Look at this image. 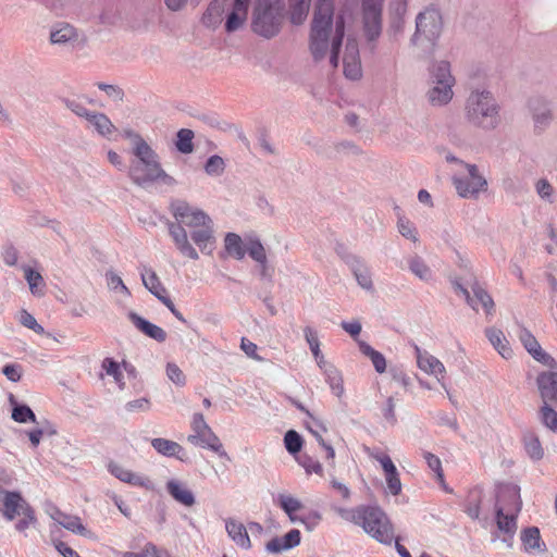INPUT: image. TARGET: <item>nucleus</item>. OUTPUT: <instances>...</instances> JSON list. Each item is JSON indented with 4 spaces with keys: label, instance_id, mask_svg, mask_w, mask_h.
<instances>
[{
    "label": "nucleus",
    "instance_id": "nucleus-1",
    "mask_svg": "<svg viewBox=\"0 0 557 557\" xmlns=\"http://www.w3.org/2000/svg\"><path fill=\"white\" fill-rule=\"evenodd\" d=\"M170 211L174 221H166L169 235L178 252L191 260H198L199 253L191 245L186 228L196 246L205 253H210L215 243L212 219L201 209L185 200L171 201Z\"/></svg>",
    "mask_w": 557,
    "mask_h": 557
},
{
    "label": "nucleus",
    "instance_id": "nucleus-2",
    "mask_svg": "<svg viewBox=\"0 0 557 557\" xmlns=\"http://www.w3.org/2000/svg\"><path fill=\"white\" fill-rule=\"evenodd\" d=\"M346 14L334 15L332 0H319L309 35V50L314 61L323 60L327 54L333 69L339 65V52L345 37Z\"/></svg>",
    "mask_w": 557,
    "mask_h": 557
},
{
    "label": "nucleus",
    "instance_id": "nucleus-3",
    "mask_svg": "<svg viewBox=\"0 0 557 557\" xmlns=\"http://www.w3.org/2000/svg\"><path fill=\"white\" fill-rule=\"evenodd\" d=\"M465 117L482 131H494L502 123L500 106L491 90L473 88L466 99Z\"/></svg>",
    "mask_w": 557,
    "mask_h": 557
},
{
    "label": "nucleus",
    "instance_id": "nucleus-4",
    "mask_svg": "<svg viewBox=\"0 0 557 557\" xmlns=\"http://www.w3.org/2000/svg\"><path fill=\"white\" fill-rule=\"evenodd\" d=\"M345 520L363 529L377 542L389 545L394 539V528L387 515L377 506H359L352 509L336 508Z\"/></svg>",
    "mask_w": 557,
    "mask_h": 557
},
{
    "label": "nucleus",
    "instance_id": "nucleus-5",
    "mask_svg": "<svg viewBox=\"0 0 557 557\" xmlns=\"http://www.w3.org/2000/svg\"><path fill=\"white\" fill-rule=\"evenodd\" d=\"M134 159L129 165V178L138 186L159 182L166 186L176 184L174 177L169 175L159 162L158 153L150 147H146L140 152L133 153Z\"/></svg>",
    "mask_w": 557,
    "mask_h": 557
},
{
    "label": "nucleus",
    "instance_id": "nucleus-6",
    "mask_svg": "<svg viewBox=\"0 0 557 557\" xmlns=\"http://www.w3.org/2000/svg\"><path fill=\"white\" fill-rule=\"evenodd\" d=\"M285 17V0H256L252 9L251 28L267 39L276 36Z\"/></svg>",
    "mask_w": 557,
    "mask_h": 557
},
{
    "label": "nucleus",
    "instance_id": "nucleus-7",
    "mask_svg": "<svg viewBox=\"0 0 557 557\" xmlns=\"http://www.w3.org/2000/svg\"><path fill=\"white\" fill-rule=\"evenodd\" d=\"M520 487L516 484H502L497 491L495 505L497 529L505 533H516L517 516L521 510Z\"/></svg>",
    "mask_w": 557,
    "mask_h": 557
},
{
    "label": "nucleus",
    "instance_id": "nucleus-8",
    "mask_svg": "<svg viewBox=\"0 0 557 557\" xmlns=\"http://www.w3.org/2000/svg\"><path fill=\"white\" fill-rule=\"evenodd\" d=\"M0 512L7 521L16 520L14 529L20 533L37 524L35 509L18 491L0 492Z\"/></svg>",
    "mask_w": 557,
    "mask_h": 557
},
{
    "label": "nucleus",
    "instance_id": "nucleus-9",
    "mask_svg": "<svg viewBox=\"0 0 557 557\" xmlns=\"http://www.w3.org/2000/svg\"><path fill=\"white\" fill-rule=\"evenodd\" d=\"M191 431L193 432L187 436V441L190 444L197 447L208 448L220 457L227 458V453L223 449L220 438L206 422L202 413H194Z\"/></svg>",
    "mask_w": 557,
    "mask_h": 557
},
{
    "label": "nucleus",
    "instance_id": "nucleus-10",
    "mask_svg": "<svg viewBox=\"0 0 557 557\" xmlns=\"http://www.w3.org/2000/svg\"><path fill=\"white\" fill-rule=\"evenodd\" d=\"M460 166L465 169L466 175L456 174L453 176V184L457 194L462 198H475L480 191L486 188L487 182L479 173L475 164L460 161Z\"/></svg>",
    "mask_w": 557,
    "mask_h": 557
},
{
    "label": "nucleus",
    "instance_id": "nucleus-11",
    "mask_svg": "<svg viewBox=\"0 0 557 557\" xmlns=\"http://www.w3.org/2000/svg\"><path fill=\"white\" fill-rule=\"evenodd\" d=\"M443 28L442 15L436 9H426L416 18V32L411 42L417 45L421 39L434 44L441 36Z\"/></svg>",
    "mask_w": 557,
    "mask_h": 557
},
{
    "label": "nucleus",
    "instance_id": "nucleus-12",
    "mask_svg": "<svg viewBox=\"0 0 557 557\" xmlns=\"http://www.w3.org/2000/svg\"><path fill=\"white\" fill-rule=\"evenodd\" d=\"M384 0H362L363 30L368 41H375L382 32Z\"/></svg>",
    "mask_w": 557,
    "mask_h": 557
},
{
    "label": "nucleus",
    "instance_id": "nucleus-13",
    "mask_svg": "<svg viewBox=\"0 0 557 557\" xmlns=\"http://www.w3.org/2000/svg\"><path fill=\"white\" fill-rule=\"evenodd\" d=\"M336 251L352 272L358 285L368 292L373 290L371 271L367 263L360 257L345 251L343 246H338Z\"/></svg>",
    "mask_w": 557,
    "mask_h": 557
},
{
    "label": "nucleus",
    "instance_id": "nucleus-14",
    "mask_svg": "<svg viewBox=\"0 0 557 557\" xmlns=\"http://www.w3.org/2000/svg\"><path fill=\"white\" fill-rule=\"evenodd\" d=\"M343 72L346 78L358 81L362 77L359 46L355 38L348 37L343 54Z\"/></svg>",
    "mask_w": 557,
    "mask_h": 557
},
{
    "label": "nucleus",
    "instance_id": "nucleus-15",
    "mask_svg": "<svg viewBox=\"0 0 557 557\" xmlns=\"http://www.w3.org/2000/svg\"><path fill=\"white\" fill-rule=\"evenodd\" d=\"M367 451L370 458L376 460L381 465L385 473L386 484L391 494L394 496L398 495L401 492V482L399 473L391 457L380 449L368 448Z\"/></svg>",
    "mask_w": 557,
    "mask_h": 557
},
{
    "label": "nucleus",
    "instance_id": "nucleus-16",
    "mask_svg": "<svg viewBox=\"0 0 557 557\" xmlns=\"http://www.w3.org/2000/svg\"><path fill=\"white\" fill-rule=\"evenodd\" d=\"M413 349L418 368L426 374L436 376L440 383L444 382L443 379L446 374V369L443 362L429 351L422 350L416 344L413 345Z\"/></svg>",
    "mask_w": 557,
    "mask_h": 557
},
{
    "label": "nucleus",
    "instance_id": "nucleus-17",
    "mask_svg": "<svg viewBox=\"0 0 557 557\" xmlns=\"http://www.w3.org/2000/svg\"><path fill=\"white\" fill-rule=\"evenodd\" d=\"M518 337L527 351L539 362L548 364L552 357L545 352L535 336L523 325H519Z\"/></svg>",
    "mask_w": 557,
    "mask_h": 557
},
{
    "label": "nucleus",
    "instance_id": "nucleus-18",
    "mask_svg": "<svg viewBox=\"0 0 557 557\" xmlns=\"http://www.w3.org/2000/svg\"><path fill=\"white\" fill-rule=\"evenodd\" d=\"M140 277L144 286L162 302V299H170L166 288L161 283L156 271L151 268L141 264L139 267Z\"/></svg>",
    "mask_w": 557,
    "mask_h": 557
},
{
    "label": "nucleus",
    "instance_id": "nucleus-19",
    "mask_svg": "<svg viewBox=\"0 0 557 557\" xmlns=\"http://www.w3.org/2000/svg\"><path fill=\"white\" fill-rule=\"evenodd\" d=\"M225 530L230 539L242 549H250L251 541L247 528L237 519L226 518Z\"/></svg>",
    "mask_w": 557,
    "mask_h": 557
},
{
    "label": "nucleus",
    "instance_id": "nucleus-20",
    "mask_svg": "<svg viewBox=\"0 0 557 557\" xmlns=\"http://www.w3.org/2000/svg\"><path fill=\"white\" fill-rule=\"evenodd\" d=\"M127 318L131 320L134 326L146 336L154 339L158 343L165 342L166 332L162 327L149 322L134 311H129L127 313Z\"/></svg>",
    "mask_w": 557,
    "mask_h": 557
},
{
    "label": "nucleus",
    "instance_id": "nucleus-21",
    "mask_svg": "<svg viewBox=\"0 0 557 557\" xmlns=\"http://www.w3.org/2000/svg\"><path fill=\"white\" fill-rule=\"evenodd\" d=\"M47 512L55 522L62 525L64 529L79 535H86L87 529L82 523L81 519L77 516H70L62 512L57 507L50 505L47 509Z\"/></svg>",
    "mask_w": 557,
    "mask_h": 557
},
{
    "label": "nucleus",
    "instance_id": "nucleus-22",
    "mask_svg": "<svg viewBox=\"0 0 557 557\" xmlns=\"http://www.w3.org/2000/svg\"><path fill=\"white\" fill-rule=\"evenodd\" d=\"M300 541V531L297 529H292L284 536H276L269 541L265 545V549L272 554H280L298 546Z\"/></svg>",
    "mask_w": 557,
    "mask_h": 557
},
{
    "label": "nucleus",
    "instance_id": "nucleus-23",
    "mask_svg": "<svg viewBox=\"0 0 557 557\" xmlns=\"http://www.w3.org/2000/svg\"><path fill=\"white\" fill-rule=\"evenodd\" d=\"M536 383L543 404H557V373L543 372L537 376Z\"/></svg>",
    "mask_w": 557,
    "mask_h": 557
},
{
    "label": "nucleus",
    "instance_id": "nucleus-24",
    "mask_svg": "<svg viewBox=\"0 0 557 557\" xmlns=\"http://www.w3.org/2000/svg\"><path fill=\"white\" fill-rule=\"evenodd\" d=\"M166 492L178 504L185 507H191L196 504V498L191 490L187 485L176 479H171L165 485Z\"/></svg>",
    "mask_w": 557,
    "mask_h": 557
},
{
    "label": "nucleus",
    "instance_id": "nucleus-25",
    "mask_svg": "<svg viewBox=\"0 0 557 557\" xmlns=\"http://www.w3.org/2000/svg\"><path fill=\"white\" fill-rule=\"evenodd\" d=\"M151 446L162 456L174 457L181 461L188 460L184 447L174 441L157 437L151 441Z\"/></svg>",
    "mask_w": 557,
    "mask_h": 557
},
{
    "label": "nucleus",
    "instance_id": "nucleus-26",
    "mask_svg": "<svg viewBox=\"0 0 557 557\" xmlns=\"http://www.w3.org/2000/svg\"><path fill=\"white\" fill-rule=\"evenodd\" d=\"M430 83L455 86L456 78L451 73V64L446 60L436 61L430 69Z\"/></svg>",
    "mask_w": 557,
    "mask_h": 557
},
{
    "label": "nucleus",
    "instance_id": "nucleus-27",
    "mask_svg": "<svg viewBox=\"0 0 557 557\" xmlns=\"http://www.w3.org/2000/svg\"><path fill=\"white\" fill-rule=\"evenodd\" d=\"M454 86L444 84H431L426 92L428 101L433 107H444L448 104L454 97Z\"/></svg>",
    "mask_w": 557,
    "mask_h": 557
},
{
    "label": "nucleus",
    "instance_id": "nucleus-28",
    "mask_svg": "<svg viewBox=\"0 0 557 557\" xmlns=\"http://www.w3.org/2000/svg\"><path fill=\"white\" fill-rule=\"evenodd\" d=\"M521 542L523 550L528 554L542 553L545 550V544L541 540L540 530L536 527H530L521 532Z\"/></svg>",
    "mask_w": 557,
    "mask_h": 557
},
{
    "label": "nucleus",
    "instance_id": "nucleus-29",
    "mask_svg": "<svg viewBox=\"0 0 557 557\" xmlns=\"http://www.w3.org/2000/svg\"><path fill=\"white\" fill-rule=\"evenodd\" d=\"M485 335L492 346L503 358L509 359L512 356V349L510 348L509 342L507 341L502 330L496 327H487L485 330Z\"/></svg>",
    "mask_w": 557,
    "mask_h": 557
},
{
    "label": "nucleus",
    "instance_id": "nucleus-30",
    "mask_svg": "<svg viewBox=\"0 0 557 557\" xmlns=\"http://www.w3.org/2000/svg\"><path fill=\"white\" fill-rule=\"evenodd\" d=\"M77 40L78 33L70 24H61L50 33V41L53 45H74Z\"/></svg>",
    "mask_w": 557,
    "mask_h": 557
},
{
    "label": "nucleus",
    "instance_id": "nucleus-31",
    "mask_svg": "<svg viewBox=\"0 0 557 557\" xmlns=\"http://www.w3.org/2000/svg\"><path fill=\"white\" fill-rule=\"evenodd\" d=\"M471 298H474L476 302V309L479 310V306L485 311L486 315H492L494 311V301L491 295L476 282L474 281L471 284Z\"/></svg>",
    "mask_w": 557,
    "mask_h": 557
},
{
    "label": "nucleus",
    "instance_id": "nucleus-32",
    "mask_svg": "<svg viewBox=\"0 0 557 557\" xmlns=\"http://www.w3.org/2000/svg\"><path fill=\"white\" fill-rule=\"evenodd\" d=\"M357 344L361 354L371 360L375 371L384 373L387 367L385 357L364 341L357 339Z\"/></svg>",
    "mask_w": 557,
    "mask_h": 557
},
{
    "label": "nucleus",
    "instance_id": "nucleus-33",
    "mask_svg": "<svg viewBox=\"0 0 557 557\" xmlns=\"http://www.w3.org/2000/svg\"><path fill=\"white\" fill-rule=\"evenodd\" d=\"M274 502L288 516L292 522L298 521V516H296V512L302 508V504L299 499L292 495L278 494Z\"/></svg>",
    "mask_w": 557,
    "mask_h": 557
},
{
    "label": "nucleus",
    "instance_id": "nucleus-34",
    "mask_svg": "<svg viewBox=\"0 0 557 557\" xmlns=\"http://www.w3.org/2000/svg\"><path fill=\"white\" fill-rule=\"evenodd\" d=\"M86 121L89 123L90 126L95 128V131L99 135L103 137L110 136L115 129L113 123L103 113L91 112V114L89 115V117L86 119Z\"/></svg>",
    "mask_w": 557,
    "mask_h": 557
},
{
    "label": "nucleus",
    "instance_id": "nucleus-35",
    "mask_svg": "<svg viewBox=\"0 0 557 557\" xmlns=\"http://www.w3.org/2000/svg\"><path fill=\"white\" fill-rule=\"evenodd\" d=\"M523 446L527 455L532 460H541L544 456V449L539 436L534 432H525L522 437Z\"/></svg>",
    "mask_w": 557,
    "mask_h": 557
},
{
    "label": "nucleus",
    "instance_id": "nucleus-36",
    "mask_svg": "<svg viewBox=\"0 0 557 557\" xmlns=\"http://www.w3.org/2000/svg\"><path fill=\"white\" fill-rule=\"evenodd\" d=\"M9 401L12 406V419L15 422H36V416L27 405L18 404L12 394L9 396Z\"/></svg>",
    "mask_w": 557,
    "mask_h": 557
},
{
    "label": "nucleus",
    "instance_id": "nucleus-37",
    "mask_svg": "<svg viewBox=\"0 0 557 557\" xmlns=\"http://www.w3.org/2000/svg\"><path fill=\"white\" fill-rule=\"evenodd\" d=\"M23 269H24L25 280L28 283L30 293L34 296H38V297L44 296L46 284H45L42 275L39 272L32 269L30 267H23Z\"/></svg>",
    "mask_w": 557,
    "mask_h": 557
},
{
    "label": "nucleus",
    "instance_id": "nucleus-38",
    "mask_svg": "<svg viewBox=\"0 0 557 557\" xmlns=\"http://www.w3.org/2000/svg\"><path fill=\"white\" fill-rule=\"evenodd\" d=\"M224 247L228 255L237 260H242L246 255V247L242 237L235 233H227L224 238Z\"/></svg>",
    "mask_w": 557,
    "mask_h": 557
},
{
    "label": "nucleus",
    "instance_id": "nucleus-39",
    "mask_svg": "<svg viewBox=\"0 0 557 557\" xmlns=\"http://www.w3.org/2000/svg\"><path fill=\"white\" fill-rule=\"evenodd\" d=\"M324 375L332 393L341 398L345 392L341 372L333 366L325 369Z\"/></svg>",
    "mask_w": 557,
    "mask_h": 557
},
{
    "label": "nucleus",
    "instance_id": "nucleus-40",
    "mask_svg": "<svg viewBox=\"0 0 557 557\" xmlns=\"http://www.w3.org/2000/svg\"><path fill=\"white\" fill-rule=\"evenodd\" d=\"M481 500L482 491L480 488H473L469 492L466 499L465 511L473 520H476L480 517Z\"/></svg>",
    "mask_w": 557,
    "mask_h": 557
},
{
    "label": "nucleus",
    "instance_id": "nucleus-41",
    "mask_svg": "<svg viewBox=\"0 0 557 557\" xmlns=\"http://www.w3.org/2000/svg\"><path fill=\"white\" fill-rule=\"evenodd\" d=\"M101 368L108 375L114 379V382L117 384L120 389H124L125 382L119 362L113 358L107 357L102 360Z\"/></svg>",
    "mask_w": 557,
    "mask_h": 557
},
{
    "label": "nucleus",
    "instance_id": "nucleus-42",
    "mask_svg": "<svg viewBox=\"0 0 557 557\" xmlns=\"http://www.w3.org/2000/svg\"><path fill=\"white\" fill-rule=\"evenodd\" d=\"M409 270L420 280L428 282L432 280V271L422 258L414 256L408 260Z\"/></svg>",
    "mask_w": 557,
    "mask_h": 557
},
{
    "label": "nucleus",
    "instance_id": "nucleus-43",
    "mask_svg": "<svg viewBox=\"0 0 557 557\" xmlns=\"http://www.w3.org/2000/svg\"><path fill=\"white\" fill-rule=\"evenodd\" d=\"M550 405L543 404L539 411V419L548 430L557 432V411Z\"/></svg>",
    "mask_w": 557,
    "mask_h": 557
},
{
    "label": "nucleus",
    "instance_id": "nucleus-44",
    "mask_svg": "<svg viewBox=\"0 0 557 557\" xmlns=\"http://www.w3.org/2000/svg\"><path fill=\"white\" fill-rule=\"evenodd\" d=\"M246 252L257 263H264L265 259H268L265 249L258 238H249L248 239V243L246 246Z\"/></svg>",
    "mask_w": 557,
    "mask_h": 557
},
{
    "label": "nucleus",
    "instance_id": "nucleus-45",
    "mask_svg": "<svg viewBox=\"0 0 557 557\" xmlns=\"http://www.w3.org/2000/svg\"><path fill=\"white\" fill-rule=\"evenodd\" d=\"M194 132L182 128L177 132L176 148L182 153H190L194 150L193 145Z\"/></svg>",
    "mask_w": 557,
    "mask_h": 557
},
{
    "label": "nucleus",
    "instance_id": "nucleus-46",
    "mask_svg": "<svg viewBox=\"0 0 557 557\" xmlns=\"http://www.w3.org/2000/svg\"><path fill=\"white\" fill-rule=\"evenodd\" d=\"M104 276L109 289L113 292H120L127 297L131 296L129 289L117 273H115L113 270H108Z\"/></svg>",
    "mask_w": 557,
    "mask_h": 557
},
{
    "label": "nucleus",
    "instance_id": "nucleus-47",
    "mask_svg": "<svg viewBox=\"0 0 557 557\" xmlns=\"http://www.w3.org/2000/svg\"><path fill=\"white\" fill-rule=\"evenodd\" d=\"M302 444H304L302 437L295 430H289L285 433L284 445H285L286 450L290 455L298 454L302 448Z\"/></svg>",
    "mask_w": 557,
    "mask_h": 557
},
{
    "label": "nucleus",
    "instance_id": "nucleus-48",
    "mask_svg": "<svg viewBox=\"0 0 557 557\" xmlns=\"http://www.w3.org/2000/svg\"><path fill=\"white\" fill-rule=\"evenodd\" d=\"M397 227L401 236L412 240L413 243L418 242L417 227L409 219L403 215L398 216Z\"/></svg>",
    "mask_w": 557,
    "mask_h": 557
},
{
    "label": "nucleus",
    "instance_id": "nucleus-49",
    "mask_svg": "<svg viewBox=\"0 0 557 557\" xmlns=\"http://www.w3.org/2000/svg\"><path fill=\"white\" fill-rule=\"evenodd\" d=\"M225 170V162L223 158L218 154H213L209 157L207 162L205 163V171L209 176H221Z\"/></svg>",
    "mask_w": 557,
    "mask_h": 557
},
{
    "label": "nucleus",
    "instance_id": "nucleus-50",
    "mask_svg": "<svg viewBox=\"0 0 557 557\" xmlns=\"http://www.w3.org/2000/svg\"><path fill=\"white\" fill-rule=\"evenodd\" d=\"M309 5L308 0H301L299 3L290 2V22L295 25L301 24L308 14Z\"/></svg>",
    "mask_w": 557,
    "mask_h": 557
},
{
    "label": "nucleus",
    "instance_id": "nucleus-51",
    "mask_svg": "<svg viewBox=\"0 0 557 557\" xmlns=\"http://www.w3.org/2000/svg\"><path fill=\"white\" fill-rule=\"evenodd\" d=\"M422 456L428 467L435 473L436 479L444 485V472L441 459L430 451H423Z\"/></svg>",
    "mask_w": 557,
    "mask_h": 557
},
{
    "label": "nucleus",
    "instance_id": "nucleus-52",
    "mask_svg": "<svg viewBox=\"0 0 557 557\" xmlns=\"http://www.w3.org/2000/svg\"><path fill=\"white\" fill-rule=\"evenodd\" d=\"M63 104L71 110L74 114L77 116L87 119L91 114V111H89L79 100L74 98H62L61 100Z\"/></svg>",
    "mask_w": 557,
    "mask_h": 557
},
{
    "label": "nucleus",
    "instance_id": "nucleus-53",
    "mask_svg": "<svg viewBox=\"0 0 557 557\" xmlns=\"http://www.w3.org/2000/svg\"><path fill=\"white\" fill-rule=\"evenodd\" d=\"M127 484L133 486L143 487L147 491H153V482L146 475L131 471L127 476Z\"/></svg>",
    "mask_w": 557,
    "mask_h": 557
},
{
    "label": "nucleus",
    "instance_id": "nucleus-54",
    "mask_svg": "<svg viewBox=\"0 0 557 557\" xmlns=\"http://www.w3.org/2000/svg\"><path fill=\"white\" fill-rule=\"evenodd\" d=\"M166 376L177 386H184L186 384V376L180 367L174 362H168L166 364Z\"/></svg>",
    "mask_w": 557,
    "mask_h": 557
},
{
    "label": "nucleus",
    "instance_id": "nucleus-55",
    "mask_svg": "<svg viewBox=\"0 0 557 557\" xmlns=\"http://www.w3.org/2000/svg\"><path fill=\"white\" fill-rule=\"evenodd\" d=\"M123 137L128 138L132 143V153L140 152L144 148L150 146L140 134L134 132L133 129H125L123 132Z\"/></svg>",
    "mask_w": 557,
    "mask_h": 557
},
{
    "label": "nucleus",
    "instance_id": "nucleus-56",
    "mask_svg": "<svg viewBox=\"0 0 557 557\" xmlns=\"http://www.w3.org/2000/svg\"><path fill=\"white\" fill-rule=\"evenodd\" d=\"M221 16V9L218 4V0H214L207 9V11L202 15V23L206 26H212L218 23Z\"/></svg>",
    "mask_w": 557,
    "mask_h": 557
},
{
    "label": "nucleus",
    "instance_id": "nucleus-57",
    "mask_svg": "<svg viewBox=\"0 0 557 557\" xmlns=\"http://www.w3.org/2000/svg\"><path fill=\"white\" fill-rule=\"evenodd\" d=\"M321 520V513L318 510H311L306 515L298 516L297 522L302 523L308 531H312L319 525Z\"/></svg>",
    "mask_w": 557,
    "mask_h": 557
},
{
    "label": "nucleus",
    "instance_id": "nucleus-58",
    "mask_svg": "<svg viewBox=\"0 0 557 557\" xmlns=\"http://www.w3.org/2000/svg\"><path fill=\"white\" fill-rule=\"evenodd\" d=\"M533 121L535 128L543 131L552 122V113L547 108L540 109L534 112Z\"/></svg>",
    "mask_w": 557,
    "mask_h": 557
},
{
    "label": "nucleus",
    "instance_id": "nucleus-59",
    "mask_svg": "<svg viewBox=\"0 0 557 557\" xmlns=\"http://www.w3.org/2000/svg\"><path fill=\"white\" fill-rule=\"evenodd\" d=\"M299 463L304 467L308 474L315 473L321 475L323 472L322 465L317 459L308 455L301 456Z\"/></svg>",
    "mask_w": 557,
    "mask_h": 557
},
{
    "label": "nucleus",
    "instance_id": "nucleus-60",
    "mask_svg": "<svg viewBox=\"0 0 557 557\" xmlns=\"http://www.w3.org/2000/svg\"><path fill=\"white\" fill-rule=\"evenodd\" d=\"M246 20L247 16H242V14L231 11L226 17L225 30L227 33L236 32L244 25Z\"/></svg>",
    "mask_w": 557,
    "mask_h": 557
},
{
    "label": "nucleus",
    "instance_id": "nucleus-61",
    "mask_svg": "<svg viewBox=\"0 0 557 557\" xmlns=\"http://www.w3.org/2000/svg\"><path fill=\"white\" fill-rule=\"evenodd\" d=\"M304 332H305L306 341L310 347L312 355L314 356L315 359H319L321 350H320V343H319L318 335H317L315 331H313L311 327L307 326Z\"/></svg>",
    "mask_w": 557,
    "mask_h": 557
},
{
    "label": "nucleus",
    "instance_id": "nucleus-62",
    "mask_svg": "<svg viewBox=\"0 0 557 557\" xmlns=\"http://www.w3.org/2000/svg\"><path fill=\"white\" fill-rule=\"evenodd\" d=\"M20 322L22 323V325L29 330H33L37 334H42L45 332L44 327L36 321L34 315L26 310H23L21 312Z\"/></svg>",
    "mask_w": 557,
    "mask_h": 557
},
{
    "label": "nucleus",
    "instance_id": "nucleus-63",
    "mask_svg": "<svg viewBox=\"0 0 557 557\" xmlns=\"http://www.w3.org/2000/svg\"><path fill=\"white\" fill-rule=\"evenodd\" d=\"M535 190L542 199L547 200L549 202L553 201V186L546 178H541L536 182Z\"/></svg>",
    "mask_w": 557,
    "mask_h": 557
},
{
    "label": "nucleus",
    "instance_id": "nucleus-64",
    "mask_svg": "<svg viewBox=\"0 0 557 557\" xmlns=\"http://www.w3.org/2000/svg\"><path fill=\"white\" fill-rule=\"evenodd\" d=\"M123 557H159L158 548L152 543H147L144 549L139 553L127 552L123 555Z\"/></svg>",
    "mask_w": 557,
    "mask_h": 557
}]
</instances>
